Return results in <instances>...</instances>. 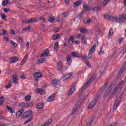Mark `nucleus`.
I'll return each instance as SVG.
<instances>
[{
    "instance_id": "nucleus-1",
    "label": "nucleus",
    "mask_w": 126,
    "mask_h": 126,
    "mask_svg": "<svg viewBox=\"0 0 126 126\" xmlns=\"http://www.w3.org/2000/svg\"><path fill=\"white\" fill-rule=\"evenodd\" d=\"M96 76H97V74H94V76L93 77H92L88 81V82L86 83V84H85L81 88V90H82V91H83V90H84L85 89H86V88H87V87H88V86H89V85H90L92 82H93L94 79H95V78H96Z\"/></svg>"
},
{
    "instance_id": "nucleus-2",
    "label": "nucleus",
    "mask_w": 126,
    "mask_h": 126,
    "mask_svg": "<svg viewBox=\"0 0 126 126\" xmlns=\"http://www.w3.org/2000/svg\"><path fill=\"white\" fill-rule=\"evenodd\" d=\"M126 78H125L124 80L122 81L121 82H120L118 84V86L115 88L114 90V93L117 92L118 90H120V91H121L122 89H123V88H124V86H125V84H126Z\"/></svg>"
},
{
    "instance_id": "nucleus-3",
    "label": "nucleus",
    "mask_w": 126,
    "mask_h": 126,
    "mask_svg": "<svg viewBox=\"0 0 126 126\" xmlns=\"http://www.w3.org/2000/svg\"><path fill=\"white\" fill-rule=\"evenodd\" d=\"M96 47H97L96 44L94 45L92 47L90 51H89V54L88 56V60H91V59H92V57H93L92 55H93V54L95 53V51L96 50Z\"/></svg>"
},
{
    "instance_id": "nucleus-4",
    "label": "nucleus",
    "mask_w": 126,
    "mask_h": 126,
    "mask_svg": "<svg viewBox=\"0 0 126 126\" xmlns=\"http://www.w3.org/2000/svg\"><path fill=\"white\" fill-rule=\"evenodd\" d=\"M122 99H123V95L121 94L119 98L115 101V103H114V105L113 107V110L115 111L118 109V106H120V103L122 101Z\"/></svg>"
},
{
    "instance_id": "nucleus-5",
    "label": "nucleus",
    "mask_w": 126,
    "mask_h": 126,
    "mask_svg": "<svg viewBox=\"0 0 126 126\" xmlns=\"http://www.w3.org/2000/svg\"><path fill=\"white\" fill-rule=\"evenodd\" d=\"M114 19H115L119 23H124V21L126 19V15H122L119 18L114 17Z\"/></svg>"
},
{
    "instance_id": "nucleus-6",
    "label": "nucleus",
    "mask_w": 126,
    "mask_h": 126,
    "mask_svg": "<svg viewBox=\"0 0 126 126\" xmlns=\"http://www.w3.org/2000/svg\"><path fill=\"white\" fill-rule=\"evenodd\" d=\"M75 86H76V83H74L73 86L70 89L68 93V96H71L73 94V92L75 91Z\"/></svg>"
},
{
    "instance_id": "nucleus-7",
    "label": "nucleus",
    "mask_w": 126,
    "mask_h": 126,
    "mask_svg": "<svg viewBox=\"0 0 126 126\" xmlns=\"http://www.w3.org/2000/svg\"><path fill=\"white\" fill-rule=\"evenodd\" d=\"M74 40V37L72 36H70L68 40L69 44L72 45L73 43H76L77 45H79V44H80V42L79 40L73 41Z\"/></svg>"
},
{
    "instance_id": "nucleus-8",
    "label": "nucleus",
    "mask_w": 126,
    "mask_h": 126,
    "mask_svg": "<svg viewBox=\"0 0 126 126\" xmlns=\"http://www.w3.org/2000/svg\"><path fill=\"white\" fill-rule=\"evenodd\" d=\"M32 115V111L28 110L24 113L23 115L22 116V119H25L26 118H28V117H30Z\"/></svg>"
},
{
    "instance_id": "nucleus-9",
    "label": "nucleus",
    "mask_w": 126,
    "mask_h": 126,
    "mask_svg": "<svg viewBox=\"0 0 126 126\" xmlns=\"http://www.w3.org/2000/svg\"><path fill=\"white\" fill-rule=\"evenodd\" d=\"M97 103V98L94 99L92 102L90 103L88 108L89 109H93L95 107V105Z\"/></svg>"
},
{
    "instance_id": "nucleus-10",
    "label": "nucleus",
    "mask_w": 126,
    "mask_h": 126,
    "mask_svg": "<svg viewBox=\"0 0 126 126\" xmlns=\"http://www.w3.org/2000/svg\"><path fill=\"white\" fill-rule=\"evenodd\" d=\"M19 106L21 108H29V107L31 106V104L28 103L20 102L19 104Z\"/></svg>"
},
{
    "instance_id": "nucleus-11",
    "label": "nucleus",
    "mask_w": 126,
    "mask_h": 126,
    "mask_svg": "<svg viewBox=\"0 0 126 126\" xmlns=\"http://www.w3.org/2000/svg\"><path fill=\"white\" fill-rule=\"evenodd\" d=\"M53 84L55 87H56V88H59L60 87V84H61V82L57 79L53 80Z\"/></svg>"
},
{
    "instance_id": "nucleus-12",
    "label": "nucleus",
    "mask_w": 126,
    "mask_h": 126,
    "mask_svg": "<svg viewBox=\"0 0 126 126\" xmlns=\"http://www.w3.org/2000/svg\"><path fill=\"white\" fill-rule=\"evenodd\" d=\"M73 75V72H70L68 74H64L63 78V80H66L68 78H69L70 76H72Z\"/></svg>"
},
{
    "instance_id": "nucleus-13",
    "label": "nucleus",
    "mask_w": 126,
    "mask_h": 126,
    "mask_svg": "<svg viewBox=\"0 0 126 126\" xmlns=\"http://www.w3.org/2000/svg\"><path fill=\"white\" fill-rule=\"evenodd\" d=\"M33 76L35 78H41V77H43V75L40 72H35L33 74Z\"/></svg>"
},
{
    "instance_id": "nucleus-14",
    "label": "nucleus",
    "mask_w": 126,
    "mask_h": 126,
    "mask_svg": "<svg viewBox=\"0 0 126 126\" xmlns=\"http://www.w3.org/2000/svg\"><path fill=\"white\" fill-rule=\"evenodd\" d=\"M56 97V94H52V95H51L47 99V102H52V101H54V99H55V97Z\"/></svg>"
},
{
    "instance_id": "nucleus-15",
    "label": "nucleus",
    "mask_w": 126,
    "mask_h": 126,
    "mask_svg": "<svg viewBox=\"0 0 126 126\" xmlns=\"http://www.w3.org/2000/svg\"><path fill=\"white\" fill-rule=\"evenodd\" d=\"M108 83H109L108 82H107L105 83V84H104V85L101 88V89L99 91V93H102V92L107 88V86H108Z\"/></svg>"
},
{
    "instance_id": "nucleus-16",
    "label": "nucleus",
    "mask_w": 126,
    "mask_h": 126,
    "mask_svg": "<svg viewBox=\"0 0 126 126\" xmlns=\"http://www.w3.org/2000/svg\"><path fill=\"white\" fill-rule=\"evenodd\" d=\"M126 65H124L121 69V71L119 72L118 74L117 75V79H119V77L122 75V73H123V72L124 71V69H126Z\"/></svg>"
},
{
    "instance_id": "nucleus-17",
    "label": "nucleus",
    "mask_w": 126,
    "mask_h": 126,
    "mask_svg": "<svg viewBox=\"0 0 126 126\" xmlns=\"http://www.w3.org/2000/svg\"><path fill=\"white\" fill-rule=\"evenodd\" d=\"M10 60H11L10 63H16V62L18 61V58L16 56H15L10 58Z\"/></svg>"
},
{
    "instance_id": "nucleus-18",
    "label": "nucleus",
    "mask_w": 126,
    "mask_h": 126,
    "mask_svg": "<svg viewBox=\"0 0 126 126\" xmlns=\"http://www.w3.org/2000/svg\"><path fill=\"white\" fill-rule=\"evenodd\" d=\"M13 83H14V84H18V83L17 82V81H18V77H17V75H13Z\"/></svg>"
},
{
    "instance_id": "nucleus-19",
    "label": "nucleus",
    "mask_w": 126,
    "mask_h": 126,
    "mask_svg": "<svg viewBox=\"0 0 126 126\" xmlns=\"http://www.w3.org/2000/svg\"><path fill=\"white\" fill-rule=\"evenodd\" d=\"M104 18H105V19H106L107 20H111V19L115 18V17H112L110 16L109 14H106L104 15Z\"/></svg>"
},
{
    "instance_id": "nucleus-20",
    "label": "nucleus",
    "mask_w": 126,
    "mask_h": 126,
    "mask_svg": "<svg viewBox=\"0 0 126 126\" xmlns=\"http://www.w3.org/2000/svg\"><path fill=\"white\" fill-rule=\"evenodd\" d=\"M37 21V19L36 18H32L29 20L25 21V23H32L33 22H35Z\"/></svg>"
},
{
    "instance_id": "nucleus-21",
    "label": "nucleus",
    "mask_w": 126,
    "mask_h": 126,
    "mask_svg": "<svg viewBox=\"0 0 126 126\" xmlns=\"http://www.w3.org/2000/svg\"><path fill=\"white\" fill-rule=\"evenodd\" d=\"M6 108L8 109V111L9 113H11L13 114H14L15 113V110H14L13 108L10 107L8 105H6Z\"/></svg>"
},
{
    "instance_id": "nucleus-22",
    "label": "nucleus",
    "mask_w": 126,
    "mask_h": 126,
    "mask_svg": "<svg viewBox=\"0 0 126 126\" xmlns=\"http://www.w3.org/2000/svg\"><path fill=\"white\" fill-rule=\"evenodd\" d=\"M84 24H90L92 22V20L91 19H85L83 20Z\"/></svg>"
},
{
    "instance_id": "nucleus-23",
    "label": "nucleus",
    "mask_w": 126,
    "mask_h": 126,
    "mask_svg": "<svg viewBox=\"0 0 126 126\" xmlns=\"http://www.w3.org/2000/svg\"><path fill=\"white\" fill-rule=\"evenodd\" d=\"M60 16L61 18H62L61 19L63 20V19H65L67 17V14L66 13H63L60 15Z\"/></svg>"
},
{
    "instance_id": "nucleus-24",
    "label": "nucleus",
    "mask_w": 126,
    "mask_h": 126,
    "mask_svg": "<svg viewBox=\"0 0 126 126\" xmlns=\"http://www.w3.org/2000/svg\"><path fill=\"white\" fill-rule=\"evenodd\" d=\"M62 66H63V63H62V62H59L57 63V69L58 70H61V69H62Z\"/></svg>"
},
{
    "instance_id": "nucleus-25",
    "label": "nucleus",
    "mask_w": 126,
    "mask_h": 126,
    "mask_svg": "<svg viewBox=\"0 0 126 126\" xmlns=\"http://www.w3.org/2000/svg\"><path fill=\"white\" fill-rule=\"evenodd\" d=\"M36 93H40V94H41V95H44L45 94V90H44L38 89L36 90Z\"/></svg>"
},
{
    "instance_id": "nucleus-26",
    "label": "nucleus",
    "mask_w": 126,
    "mask_h": 126,
    "mask_svg": "<svg viewBox=\"0 0 126 126\" xmlns=\"http://www.w3.org/2000/svg\"><path fill=\"white\" fill-rule=\"evenodd\" d=\"M23 112H24V110L23 109H20L17 113L16 117H20V116H21V115H22V114L23 113Z\"/></svg>"
},
{
    "instance_id": "nucleus-27",
    "label": "nucleus",
    "mask_w": 126,
    "mask_h": 126,
    "mask_svg": "<svg viewBox=\"0 0 126 126\" xmlns=\"http://www.w3.org/2000/svg\"><path fill=\"white\" fill-rule=\"evenodd\" d=\"M46 61V59L44 58H40L38 60L37 64L43 63L44 62Z\"/></svg>"
},
{
    "instance_id": "nucleus-28",
    "label": "nucleus",
    "mask_w": 126,
    "mask_h": 126,
    "mask_svg": "<svg viewBox=\"0 0 126 126\" xmlns=\"http://www.w3.org/2000/svg\"><path fill=\"white\" fill-rule=\"evenodd\" d=\"M49 50L46 49L44 50V53L42 54L43 57H48L49 56Z\"/></svg>"
},
{
    "instance_id": "nucleus-29",
    "label": "nucleus",
    "mask_w": 126,
    "mask_h": 126,
    "mask_svg": "<svg viewBox=\"0 0 126 126\" xmlns=\"http://www.w3.org/2000/svg\"><path fill=\"white\" fill-rule=\"evenodd\" d=\"M32 120H33V117L31 116L26 122L24 123V125H27V124H29V123H30Z\"/></svg>"
},
{
    "instance_id": "nucleus-30",
    "label": "nucleus",
    "mask_w": 126,
    "mask_h": 126,
    "mask_svg": "<svg viewBox=\"0 0 126 126\" xmlns=\"http://www.w3.org/2000/svg\"><path fill=\"white\" fill-rule=\"evenodd\" d=\"M79 31L81 32V33H87V32H88V30L86 28H81L80 29Z\"/></svg>"
},
{
    "instance_id": "nucleus-31",
    "label": "nucleus",
    "mask_w": 126,
    "mask_h": 126,
    "mask_svg": "<svg viewBox=\"0 0 126 126\" xmlns=\"http://www.w3.org/2000/svg\"><path fill=\"white\" fill-rule=\"evenodd\" d=\"M43 107H44V103H43L42 102L39 103L36 106V108L37 109H42Z\"/></svg>"
},
{
    "instance_id": "nucleus-32",
    "label": "nucleus",
    "mask_w": 126,
    "mask_h": 126,
    "mask_svg": "<svg viewBox=\"0 0 126 126\" xmlns=\"http://www.w3.org/2000/svg\"><path fill=\"white\" fill-rule=\"evenodd\" d=\"M81 4V1H78L74 3L73 7H77V6H79Z\"/></svg>"
},
{
    "instance_id": "nucleus-33",
    "label": "nucleus",
    "mask_w": 126,
    "mask_h": 126,
    "mask_svg": "<svg viewBox=\"0 0 126 126\" xmlns=\"http://www.w3.org/2000/svg\"><path fill=\"white\" fill-rule=\"evenodd\" d=\"M88 8H89V5L85 4L83 6V9L86 12H87V11L88 10Z\"/></svg>"
},
{
    "instance_id": "nucleus-34",
    "label": "nucleus",
    "mask_w": 126,
    "mask_h": 126,
    "mask_svg": "<svg viewBox=\"0 0 126 126\" xmlns=\"http://www.w3.org/2000/svg\"><path fill=\"white\" fill-rule=\"evenodd\" d=\"M58 50H59V43L56 42L54 45V51L55 52H57Z\"/></svg>"
},
{
    "instance_id": "nucleus-35",
    "label": "nucleus",
    "mask_w": 126,
    "mask_h": 126,
    "mask_svg": "<svg viewBox=\"0 0 126 126\" xmlns=\"http://www.w3.org/2000/svg\"><path fill=\"white\" fill-rule=\"evenodd\" d=\"M31 100V95H27L25 97V101L26 102H29Z\"/></svg>"
},
{
    "instance_id": "nucleus-36",
    "label": "nucleus",
    "mask_w": 126,
    "mask_h": 126,
    "mask_svg": "<svg viewBox=\"0 0 126 126\" xmlns=\"http://www.w3.org/2000/svg\"><path fill=\"white\" fill-rule=\"evenodd\" d=\"M84 16V11H83L78 16V19H82Z\"/></svg>"
},
{
    "instance_id": "nucleus-37",
    "label": "nucleus",
    "mask_w": 126,
    "mask_h": 126,
    "mask_svg": "<svg viewBox=\"0 0 126 126\" xmlns=\"http://www.w3.org/2000/svg\"><path fill=\"white\" fill-rule=\"evenodd\" d=\"M110 92H111V90H110L109 89L107 90V91L105 93V94L103 96L104 99H106V98H107V96H108V95H109V94H110Z\"/></svg>"
},
{
    "instance_id": "nucleus-38",
    "label": "nucleus",
    "mask_w": 126,
    "mask_h": 126,
    "mask_svg": "<svg viewBox=\"0 0 126 126\" xmlns=\"http://www.w3.org/2000/svg\"><path fill=\"white\" fill-rule=\"evenodd\" d=\"M94 120H95L94 118H93L92 119H91L89 121V123L87 124V126H92V123H93V122H94Z\"/></svg>"
},
{
    "instance_id": "nucleus-39",
    "label": "nucleus",
    "mask_w": 126,
    "mask_h": 126,
    "mask_svg": "<svg viewBox=\"0 0 126 126\" xmlns=\"http://www.w3.org/2000/svg\"><path fill=\"white\" fill-rule=\"evenodd\" d=\"M60 37H61V35H60V34H55L52 37V40H54V41H55L57 40V39L60 38Z\"/></svg>"
},
{
    "instance_id": "nucleus-40",
    "label": "nucleus",
    "mask_w": 126,
    "mask_h": 126,
    "mask_svg": "<svg viewBox=\"0 0 126 126\" xmlns=\"http://www.w3.org/2000/svg\"><path fill=\"white\" fill-rule=\"evenodd\" d=\"M114 33V31H113V29H111L109 30V32L108 34V39H111V37H112V35H113Z\"/></svg>"
},
{
    "instance_id": "nucleus-41",
    "label": "nucleus",
    "mask_w": 126,
    "mask_h": 126,
    "mask_svg": "<svg viewBox=\"0 0 126 126\" xmlns=\"http://www.w3.org/2000/svg\"><path fill=\"white\" fill-rule=\"evenodd\" d=\"M81 103H82V102H81V101H80V100L78 101L77 102L76 105H75V107L78 109V108L79 107L80 105H81Z\"/></svg>"
},
{
    "instance_id": "nucleus-42",
    "label": "nucleus",
    "mask_w": 126,
    "mask_h": 126,
    "mask_svg": "<svg viewBox=\"0 0 126 126\" xmlns=\"http://www.w3.org/2000/svg\"><path fill=\"white\" fill-rule=\"evenodd\" d=\"M66 60H67V63H68L69 65H70L71 63H69V62L71 61V56L68 55V56L66 57Z\"/></svg>"
},
{
    "instance_id": "nucleus-43",
    "label": "nucleus",
    "mask_w": 126,
    "mask_h": 126,
    "mask_svg": "<svg viewBox=\"0 0 126 126\" xmlns=\"http://www.w3.org/2000/svg\"><path fill=\"white\" fill-rule=\"evenodd\" d=\"M8 3V0H3V2H2V5H3V6H6V5H7Z\"/></svg>"
},
{
    "instance_id": "nucleus-44",
    "label": "nucleus",
    "mask_w": 126,
    "mask_h": 126,
    "mask_svg": "<svg viewBox=\"0 0 126 126\" xmlns=\"http://www.w3.org/2000/svg\"><path fill=\"white\" fill-rule=\"evenodd\" d=\"M85 63H86L87 66H88L90 68L91 67V63H90V62L88 61H85Z\"/></svg>"
},
{
    "instance_id": "nucleus-45",
    "label": "nucleus",
    "mask_w": 126,
    "mask_h": 126,
    "mask_svg": "<svg viewBox=\"0 0 126 126\" xmlns=\"http://www.w3.org/2000/svg\"><path fill=\"white\" fill-rule=\"evenodd\" d=\"M104 53L105 52L104 51L103 47H101L100 52L98 53L99 56H101V55H104Z\"/></svg>"
},
{
    "instance_id": "nucleus-46",
    "label": "nucleus",
    "mask_w": 126,
    "mask_h": 126,
    "mask_svg": "<svg viewBox=\"0 0 126 126\" xmlns=\"http://www.w3.org/2000/svg\"><path fill=\"white\" fill-rule=\"evenodd\" d=\"M82 59L84 62H86V61H88V57L86 55H84L82 56Z\"/></svg>"
},
{
    "instance_id": "nucleus-47",
    "label": "nucleus",
    "mask_w": 126,
    "mask_h": 126,
    "mask_svg": "<svg viewBox=\"0 0 126 126\" xmlns=\"http://www.w3.org/2000/svg\"><path fill=\"white\" fill-rule=\"evenodd\" d=\"M101 10V8L99 7H94L93 8V11H99Z\"/></svg>"
},
{
    "instance_id": "nucleus-48",
    "label": "nucleus",
    "mask_w": 126,
    "mask_h": 126,
    "mask_svg": "<svg viewBox=\"0 0 126 126\" xmlns=\"http://www.w3.org/2000/svg\"><path fill=\"white\" fill-rule=\"evenodd\" d=\"M3 99H4V97L3 96H1L0 97V106H2V105H3Z\"/></svg>"
},
{
    "instance_id": "nucleus-49",
    "label": "nucleus",
    "mask_w": 126,
    "mask_h": 126,
    "mask_svg": "<svg viewBox=\"0 0 126 126\" xmlns=\"http://www.w3.org/2000/svg\"><path fill=\"white\" fill-rule=\"evenodd\" d=\"M7 32V31H6L5 30H2L0 31V34H1V35H5Z\"/></svg>"
},
{
    "instance_id": "nucleus-50",
    "label": "nucleus",
    "mask_w": 126,
    "mask_h": 126,
    "mask_svg": "<svg viewBox=\"0 0 126 126\" xmlns=\"http://www.w3.org/2000/svg\"><path fill=\"white\" fill-rule=\"evenodd\" d=\"M72 55L75 58H79V56H78V54L76 52H72Z\"/></svg>"
},
{
    "instance_id": "nucleus-51",
    "label": "nucleus",
    "mask_w": 126,
    "mask_h": 126,
    "mask_svg": "<svg viewBox=\"0 0 126 126\" xmlns=\"http://www.w3.org/2000/svg\"><path fill=\"white\" fill-rule=\"evenodd\" d=\"M10 44H12V46H13L14 48H16V47H17V44H16L15 42L10 41Z\"/></svg>"
},
{
    "instance_id": "nucleus-52",
    "label": "nucleus",
    "mask_w": 126,
    "mask_h": 126,
    "mask_svg": "<svg viewBox=\"0 0 126 126\" xmlns=\"http://www.w3.org/2000/svg\"><path fill=\"white\" fill-rule=\"evenodd\" d=\"M48 20L50 22H53L55 20V18L54 17H50L48 18Z\"/></svg>"
},
{
    "instance_id": "nucleus-53",
    "label": "nucleus",
    "mask_w": 126,
    "mask_h": 126,
    "mask_svg": "<svg viewBox=\"0 0 126 126\" xmlns=\"http://www.w3.org/2000/svg\"><path fill=\"white\" fill-rule=\"evenodd\" d=\"M12 86V85L11 84V83L10 82L7 84V86H5V88H6L7 89H8L9 88H11Z\"/></svg>"
},
{
    "instance_id": "nucleus-54",
    "label": "nucleus",
    "mask_w": 126,
    "mask_h": 126,
    "mask_svg": "<svg viewBox=\"0 0 126 126\" xmlns=\"http://www.w3.org/2000/svg\"><path fill=\"white\" fill-rule=\"evenodd\" d=\"M110 2V0H104L103 1V5H107Z\"/></svg>"
},
{
    "instance_id": "nucleus-55",
    "label": "nucleus",
    "mask_w": 126,
    "mask_h": 126,
    "mask_svg": "<svg viewBox=\"0 0 126 126\" xmlns=\"http://www.w3.org/2000/svg\"><path fill=\"white\" fill-rule=\"evenodd\" d=\"M82 43H84V44L87 43L86 40H85V36H83L82 37Z\"/></svg>"
},
{
    "instance_id": "nucleus-56",
    "label": "nucleus",
    "mask_w": 126,
    "mask_h": 126,
    "mask_svg": "<svg viewBox=\"0 0 126 126\" xmlns=\"http://www.w3.org/2000/svg\"><path fill=\"white\" fill-rule=\"evenodd\" d=\"M53 30L55 33H57V32H59V31H60V29H59V28H54Z\"/></svg>"
},
{
    "instance_id": "nucleus-57",
    "label": "nucleus",
    "mask_w": 126,
    "mask_h": 126,
    "mask_svg": "<svg viewBox=\"0 0 126 126\" xmlns=\"http://www.w3.org/2000/svg\"><path fill=\"white\" fill-rule=\"evenodd\" d=\"M77 108L75 107L73 111L72 112L71 115H74V114H75V113L76 112V111H77Z\"/></svg>"
},
{
    "instance_id": "nucleus-58",
    "label": "nucleus",
    "mask_w": 126,
    "mask_h": 126,
    "mask_svg": "<svg viewBox=\"0 0 126 126\" xmlns=\"http://www.w3.org/2000/svg\"><path fill=\"white\" fill-rule=\"evenodd\" d=\"M61 21H63V19H62V18H61V16H59V17H58L57 19V22H61Z\"/></svg>"
},
{
    "instance_id": "nucleus-59",
    "label": "nucleus",
    "mask_w": 126,
    "mask_h": 126,
    "mask_svg": "<svg viewBox=\"0 0 126 126\" xmlns=\"http://www.w3.org/2000/svg\"><path fill=\"white\" fill-rule=\"evenodd\" d=\"M27 59H28V54H27L24 56L23 60L25 61L26 62H27Z\"/></svg>"
},
{
    "instance_id": "nucleus-60",
    "label": "nucleus",
    "mask_w": 126,
    "mask_h": 126,
    "mask_svg": "<svg viewBox=\"0 0 126 126\" xmlns=\"http://www.w3.org/2000/svg\"><path fill=\"white\" fill-rule=\"evenodd\" d=\"M23 31H28L29 30H30V27H28L27 28H24L23 29Z\"/></svg>"
},
{
    "instance_id": "nucleus-61",
    "label": "nucleus",
    "mask_w": 126,
    "mask_h": 126,
    "mask_svg": "<svg viewBox=\"0 0 126 126\" xmlns=\"http://www.w3.org/2000/svg\"><path fill=\"white\" fill-rule=\"evenodd\" d=\"M26 63V61L25 60H22V61L21 63V65H23L24 64Z\"/></svg>"
},
{
    "instance_id": "nucleus-62",
    "label": "nucleus",
    "mask_w": 126,
    "mask_h": 126,
    "mask_svg": "<svg viewBox=\"0 0 126 126\" xmlns=\"http://www.w3.org/2000/svg\"><path fill=\"white\" fill-rule=\"evenodd\" d=\"M4 39L6 41H7V42H9V38H8V37L5 36V37H4Z\"/></svg>"
},
{
    "instance_id": "nucleus-63",
    "label": "nucleus",
    "mask_w": 126,
    "mask_h": 126,
    "mask_svg": "<svg viewBox=\"0 0 126 126\" xmlns=\"http://www.w3.org/2000/svg\"><path fill=\"white\" fill-rule=\"evenodd\" d=\"M20 78H21V79H26V77L24 76L23 75H22L20 76Z\"/></svg>"
},
{
    "instance_id": "nucleus-64",
    "label": "nucleus",
    "mask_w": 126,
    "mask_h": 126,
    "mask_svg": "<svg viewBox=\"0 0 126 126\" xmlns=\"http://www.w3.org/2000/svg\"><path fill=\"white\" fill-rule=\"evenodd\" d=\"M9 10H8V9L6 8H4L3 9V11H4V12H8V11Z\"/></svg>"
}]
</instances>
